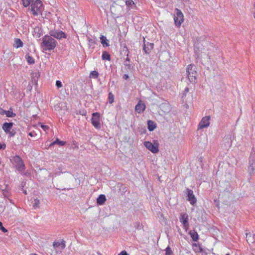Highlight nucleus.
<instances>
[{"instance_id":"nucleus-1","label":"nucleus","mask_w":255,"mask_h":255,"mask_svg":"<svg viewBox=\"0 0 255 255\" xmlns=\"http://www.w3.org/2000/svg\"><path fill=\"white\" fill-rule=\"evenodd\" d=\"M57 42L50 35H45L42 38V47L44 50L51 51L56 47Z\"/></svg>"},{"instance_id":"nucleus-2","label":"nucleus","mask_w":255,"mask_h":255,"mask_svg":"<svg viewBox=\"0 0 255 255\" xmlns=\"http://www.w3.org/2000/svg\"><path fill=\"white\" fill-rule=\"evenodd\" d=\"M186 72L187 77L191 83H195L196 82L197 80V72L196 71V66L193 64H190L188 65Z\"/></svg>"},{"instance_id":"nucleus-3","label":"nucleus","mask_w":255,"mask_h":255,"mask_svg":"<svg viewBox=\"0 0 255 255\" xmlns=\"http://www.w3.org/2000/svg\"><path fill=\"white\" fill-rule=\"evenodd\" d=\"M43 5L40 0H36L31 4V11L34 15H37L40 14Z\"/></svg>"},{"instance_id":"nucleus-4","label":"nucleus","mask_w":255,"mask_h":255,"mask_svg":"<svg viewBox=\"0 0 255 255\" xmlns=\"http://www.w3.org/2000/svg\"><path fill=\"white\" fill-rule=\"evenodd\" d=\"M183 20V14L182 12L180 9L176 8L175 13L174 15V20L175 25L178 27H180Z\"/></svg>"},{"instance_id":"nucleus-5","label":"nucleus","mask_w":255,"mask_h":255,"mask_svg":"<svg viewBox=\"0 0 255 255\" xmlns=\"http://www.w3.org/2000/svg\"><path fill=\"white\" fill-rule=\"evenodd\" d=\"M49 35L51 37H53L57 39L66 38L67 36V34L65 32L58 29L51 30L49 31Z\"/></svg>"},{"instance_id":"nucleus-6","label":"nucleus","mask_w":255,"mask_h":255,"mask_svg":"<svg viewBox=\"0 0 255 255\" xmlns=\"http://www.w3.org/2000/svg\"><path fill=\"white\" fill-rule=\"evenodd\" d=\"M100 115L98 112L93 113L91 119V123L93 126L97 129L101 128V124L100 122Z\"/></svg>"},{"instance_id":"nucleus-7","label":"nucleus","mask_w":255,"mask_h":255,"mask_svg":"<svg viewBox=\"0 0 255 255\" xmlns=\"http://www.w3.org/2000/svg\"><path fill=\"white\" fill-rule=\"evenodd\" d=\"M158 143L154 141V143L149 141H145L144 145L152 153H157L158 151Z\"/></svg>"},{"instance_id":"nucleus-8","label":"nucleus","mask_w":255,"mask_h":255,"mask_svg":"<svg viewBox=\"0 0 255 255\" xmlns=\"http://www.w3.org/2000/svg\"><path fill=\"white\" fill-rule=\"evenodd\" d=\"M180 221L182 223L184 229L187 231L189 228L188 215L186 213H181L180 215Z\"/></svg>"},{"instance_id":"nucleus-9","label":"nucleus","mask_w":255,"mask_h":255,"mask_svg":"<svg viewBox=\"0 0 255 255\" xmlns=\"http://www.w3.org/2000/svg\"><path fill=\"white\" fill-rule=\"evenodd\" d=\"M210 117L206 116L203 117L198 125V129H202L208 127L210 125Z\"/></svg>"},{"instance_id":"nucleus-10","label":"nucleus","mask_w":255,"mask_h":255,"mask_svg":"<svg viewBox=\"0 0 255 255\" xmlns=\"http://www.w3.org/2000/svg\"><path fill=\"white\" fill-rule=\"evenodd\" d=\"M187 200L190 202L191 205H194L196 203V199L193 194V192L192 190L187 189Z\"/></svg>"},{"instance_id":"nucleus-11","label":"nucleus","mask_w":255,"mask_h":255,"mask_svg":"<svg viewBox=\"0 0 255 255\" xmlns=\"http://www.w3.org/2000/svg\"><path fill=\"white\" fill-rule=\"evenodd\" d=\"M153 43H149L148 42L146 43L145 40L144 39V46L143 49L145 53L149 54L151 50L153 48Z\"/></svg>"},{"instance_id":"nucleus-12","label":"nucleus","mask_w":255,"mask_h":255,"mask_svg":"<svg viewBox=\"0 0 255 255\" xmlns=\"http://www.w3.org/2000/svg\"><path fill=\"white\" fill-rule=\"evenodd\" d=\"M16 168L19 172H22L25 169V165L23 163V160H14Z\"/></svg>"},{"instance_id":"nucleus-13","label":"nucleus","mask_w":255,"mask_h":255,"mask_svg":"<svg viewBox=\"0 0 255 255\" xmlns=\"http://www.w3.org/2000/svg\"><path fill=\"white\" fill-rule=\"evenodd\" d=\"M145 109V105L141 101H139L138 104L135 106V110L138 113H141L143 112Z\"/></svg>"},{"instance_id":"nucleus-14","label":"nucleus","mask_w":255,"mask_h":255,"mask_svg":"<svg viewBox=\"0 0 255 255\" xmlns=\"http://www.w3.org/2000/svg\"><path fill=\"white\" fill-rule=\"evenodd\" d=\"M13 127L12 123H4L2 127L3 130L7 133Z\"/></svg>"},{"instance_id":"nucleus-15","label":"nucleus","mask_w":255,"mask_h":255,"mask_svg":"<svg viewBox=\"0 0 255 255\" xmlns=\"http://www.w3.org/2000/svg\"><path fill=\"white\" fill-rule=\"evenodd\" d=\"M247 241L249 244L254 243L255 242V235H252L251 233H246Z\"/></svg>"},{"instance_id":"nucleus-16","label":"nucleus","mask_w":255,"mask_h":255,"mask_svg":"<svg viewBox=\"0 0 255 255\" xmlns=\"http://www.w3.org/2000/svg\"><path fill=\"white\" fill-rule=\"evenodd\" d=\"M106 201V198L105 195L101 194L97 199V203L99 205L104 204Z\"/></svg>"},{"instance_id":"nucleus-17","label":"nucleus","mask_w":255,"mask_h":255,"mask_svg":"<svg viewBox=\"0 0 255 255\" xmlns=\"http://www.w3.org/2000/svg\"><path fill=\"white\" fill-rule=\"evenodd\" d=\"M189 234L192 239V240L194 242H197L199 240V235L195 231H191L189 232Z\"/></svg>"},{"instance_id":"nucleus-18","label":"nucleus","mask_w":255,"mask_h":255,"mask_svg":"<svg viewBox=\"0 0 255 255\" xmlns=\"http://www.w3.org/2000/svg\"><path fill=\"white\" fill-rule=\"evenodd\" d=\"M148 129L149 131H153L156 127V124L153 121L149 120L147 122Z\"/></svg>"},{"instance_id":"nucleus-19","label":"nucleus","mask_w":255,"mask_h":255,"mask_svg":"<svg viewBox=\"0 0 255 255\" xmlns=\"http://www.w3.org/2000/svg\"><path fill=\"white\" fill-rule=\"evenodd\" d=\"M23 42L19 38H16L14 40V47L17 48L23 46Z\"/></svg>"},{"instance_id":"nucleus-20","label":"nucleus","mask_w":255,"mask_h":255,"mask_svg":"<svg viewBox=\"0 0 255 255\" xmlns=\"http://www.w3.org/2000/svg\"><path fill=\"white\" fill-rule=\"evenodd\" d=\"M55 144H58L60 146H63L65 144V142L60 140L58 138H56L55 141H54L49 145V147H51L52 146Z\"/></svg>"},{"instance_id":"nucleus-21","label":"nucleus","mask_w":255,"mask_h":255,"mask_svg":"<svg viewBox=\"0 0 255 255\" xmlns=\"http://www.w3.org/2000/svg\"><path fill=\"white\" fill-rule=\"evenodd\" d=\"M102 59L103 60H111V55L110 54L106 51H105L103 52L102 55Z\"/></svg>"},{"instance_id":"nucleus-22","label":"nucleus","mask_w":255,"mask_h":255,"mask_svg":"<svg viewBox=\"0 0 255 255\" xmlns=\"http://www.w3.org/2000/svg\"><path fill=\"white\" fill-rule=\"evenodd\" d=\"M25 58L26 59L27 62L28 64H33L35 63V60L34 58L29 54H26L25 56Z\"/></svg>"},{"instance_id":"nucleus-23","label":"nucleus","mask_w":255,"mask_h":255,"mask_svg":"<svg viewBox=\"0 0 255 255\" xmlns=\"http://www.w3.org/2000/svg\"><path fill=\"white\" fill-rule=\"evenodd\" d=\"M193 247L194 251H195L196 252H201L203 251L202 248L198 244H196V243L193 244Z\"/></svg>"},{"instance_id":"nucleus-24","label":"nucleus","mask_w":255,"mask_h":255,"mask_svg":"<svg viewBox=\"0 0 255 255\" xmlns=\"http://www.w3.org/2000/svg\"><path fill=\"white\" fill-rule=\"evenodd\" d=\"M100 39L101 40V43L103 44V46H108L109 45V44L107 42V39L105 36L102 35L100 37Z\"/></svg>"},{"instance_id":"nucleus-25","label":"nucleus","mask_w":255,"mask_h":255,"mask_svg":"<svg viewBox=\"0 0 255 255\" xmlns=\"http://www.w3.org/2000/svg\"><path fill=\"white\" fill-rule=\"evenodd\" d=\"M99 73L96 71L91 72L90 74V78L93 79H97L99 76Z\"/></svg>"},{"instance_id":"nucleus-26","label":"nucleus","mask_w":255,"mask_h":255,"mask_svg":"<svg viewBox=\"0 0 255 255\" xmlns=\"http://www.w3.org/2000/svg\"><path fill=\"white\" fill-rule=\"evenodd\" d=\"M6 117L13 118L15 116V114L10 111H3Z\"/></svg>"},{"instance_id":"nucleus-27","label":"nucleus","mask_w":255,"mask_h":255,"mask_svg":"<svg viewBox=\"0 0 255 255\" xmlns=\"http://www.w3.org/2000/svg\"><path fill=\"white\" fill-rule=\"evenodd\" d=\"M165 255H173V253L171 250V248L168 246L165 250Z\"/></svg>"},{"instance_id":"nucleus-28","label":"nucleus","mask_w":255,"mask_h":255,"mask_svg":"<svg viewBox=\"0 0 255 255\" xmlns=\"http://www.w3.org/2000/svg\"><path fill=\"white\" fill-rule=\"evenodd\" d=\"M161 108L165 109L164 112L165 113H168L170 111V107L168 104H163Z\"/></svg>"},{"instance_id":"nucleus-29","label":"nucleus","mask_w":255,"mask_h":255,"mask_svg":"<svg viewBox=\"0 0 255 255\" xmlns=\"http://www.w3.org/2000/svg\"><path fill=\"white\" fill-rule=\"evenodd\" d=\"M108 100L110 104H112L114 101V96L112 92L109 93Z\"/></svg>"},{"instance_id":"nucleus-30","label":"nucleus","mask_w":255,"mask_h":255,"mask_svg":"<svg viewBox=\"0 0 255 255\" xmlns=\"http://www.w3.org/2000/svg\"><path fill=\"white\" fill-rule=\"evenodd\" d=\"M33 0H22L23 5L24 7L28 6Z\"/></svg>"},{"instance_id":"nucleus-31","label":"nucleus","mask_w":255,"mask_h":255,"mask_svg":"<svg viewBox=\"0 0 255 255\" xmlns=\"http://www.w3.org/2000/svg\"><path fill=\"white\" fill-rule=\"evenodd\" d=\"M126 4L128 7H131L132 5L134 4V3L132 0H128L126 1Z\"/></svg>"},{"instance_id":"nucleus-32","label":"nucleus","mask_w":255,"mask_h":255,"mask_svg":"<svg viewBox=\"0 0 255 255\" xmlns=\"http://www.w3.org/2000/svg\"><path fill=\"white\" fill-rule=\"evenodd\" d=\"M188 92H189V88H187V87H186V88L185 89V90H184V92H183V94H182V98L183 99H185V98H186V95H187V94Z\"/></svg>"},{"instance_id":"nucleus-33","label":"nucleus","mask_w":255,"mask_h":255,"mask_svg":"<svg viewBox=\"0 0 255 255\" xmlns=\"http://www.w3.org/2000/svg\"><path fill=\"white\" fill-rule=\"evenodd\" d=\"M55 85L57 89H59L63 86L62 82L59 80H57L55 83Z\"/></svg>"},{"instance_id":"nucleus-34","label":"nucleus","mask_w":255,"mask_h":255,"mask_svg":"<svg viewBox=\"0 0 255 255\" xmlns=\"http://www.w3.org/2000/svg\"><path fill=\"white\" fill-rule=\"evenodd\" d=\"M39 201L37 199L34 200V203L33 205V207L36 209L39 207Z\"/></svg>"},{"instance_id":"nucleus-35","label":"nucleus","mask_w":255,"mask_h":255,"mask_svg":"<svg viewBox=\"0 0 255 255\" xmlns=\"http://www.w3.org/2000/svg\"><path fill=\"white\" fill-rule=\"evenodd\" d=\"M0 230H1L3 233H6L7 232V229L3 227L2 225V222L0 221Z\"/></svg>"},{"instance_id":"nucleus-36","label":"nucleus","mask_w":255,"mask_h":255,"mask_svg":"<svg viewBox=\"0 0 255 255\" xmlns=\"http://www.w3.org/2000/svg\"><path fill=\"white\" fill-rule=\"evenodd\" d=\"M128 54L126 60L124 61V65L125 66H128V65H129L130 59H129V57H128Z\"/></svg>"},{"instance_id":"nucleus-37","label":"nucleus","mask_w":255,"mask_h":255,"mask_svg":"<svg viewBox=\"0 0 255 255\" xmlns=\"http://www.w3.org/2000/svg\"><path fill=\"white\" fill-rule=\"evenodd\" d=\"M41 128L44 130V131H46L47 129H48L49 128V127L48 126H46V125H41Z\"/></svg>"},{"instance_id":"nucleus-38","label":"nucleus","mask_w":255,"mask_h":255,"mask_svg":"<svg viewBox=\"0 0 255 255\" xmlns=\"http://www.w3.org/2000/svg\"><path fill=\"white\" fill-rule=\"evenodd\" d=\"M8 133H9V136L11 137L13 136L16 132L14 130H12V131L10 130Z\"/></svg>"},{"instance_id":"nucleus-39","label":"nucleus","mask_w":255,"mask_h":255,"mask_svg":"<svg viewBox=\"0 0 255 255\" xmlns=\"http://www.w3.org/2000/svg\"><path fill=\"white\" fill-rule=\"evenodd\" d=\"M6 147V145L5 143H2L0 142V149H4Z\"/></svg>"},{"instance_id":"nucleus-40","label":"nucleus","mask_w":255,"mask_h":255,"mask_svg":"<svg viewBox=\"0 0 255 255\" xmlns=\"http://www.w3.org/2000/svg\"><path fill=\"white\" fill-rule=\"evenodd\" d=\"M36 134L34 131H31L28 133V135L31 137L34 136Z\"/></svg>"},{"instance_id":"nucleus-41","label":"nucleus","mask_w":255,"mask_h":255,"mask_svg":"<svg viewBox=\"0 0 255 255\" xmlns=\"http://www.w3.org/2000/svg\"><path fill=\"white\" fill-rule=\"evenodd\" d=\"M118 255H128V254L126 251H123L122 252H121Z\"/></svg>"},{"instance_id":"nucleus-42","label":"nucleus","mask_w":255,"mask_h":255,"mask_svg":"<svg viewBox=\"0 0 255 255\" xmlns=\"http://www.w3.org/2000/svg\"><path fill=\"white\" fill-rule=\"evenodd\" d=\"M61 244L59 242H54V244H53V246L54 247H59L60 246Z\"/></svg>"},{"instance_id":"nucleus-43","label":"nucleus","mask_w":255,"mask_h":255,"mask_svg":"<svg viewBox=\"0 0 255 255\" xmlns=\"http://www.w3.org/2000/svg\"><path fill=\"white\" fill-rule=\"evenodd\" d=\"M129 78V76L128 74H125L123 76V78L125 80H127Z\"/></svg>"},{"instance_id":"nucleus-44","label":"nucleus","mask_w":255,"mask_h":255,"mask_svg":"<svg viewBox=\"0 0 255 255\" xmlns=\"http://www.w3.org/2000/svg\"><path fill=\"white\" fill-rule=\"evenodd\" d=\"M4 111L3 110H2V109H0V113L1 114H4V113L3 112Z\"/></svg>"},{"instance_id":"nucleus-45","label":"nucleus","mask_w":255,"mask_h":255,"mask_svg":"<svg viewBox=\"0 0 255 255\" xmlns=\"http://www.w3.org/2000/svg\"><path fill=\"white\" fill-rule=\"evenodd\" d=\"M251 155H252V158H253V159H254V158H255V153H254L253 154V152H252V153H251Z\"/></svg>"},{"instance_id":"nucleus-46","label":"nucleus","mask_w":255,"mask_h":255,"mask_svg":"<svg viewBox=\"0 0 255 255\" xmlns=\"http://www.w3.org/2000/svg\"><path fill=\"white\" fill-rule=\"evenodd\" d=\"M253 110L254 111V113H255V105H254V106L253 107Z\"/></svg>"},{"instance_id":"nucleus-47","label":"nucleus","mask_w":255,"mask_h":255,"mask_svg":"<svg viewBox=\"0 0 255 255\" xmlns=\"http://www.w3.org/2000/svg\"><path fill=\"white\" fill-rule=\"evenodd\" d=\"M23 193H24L25 195H26V194H27V192H26V190H24V191H23Z\"/></svg>"},{"instance_id":"nucleus-48","label":"nucleus","mask_w":255,"mask_h":255,"mask_svg":"<svg viewBox=\"0 0 255 255\" xmlns=\"http://www.w3.org/2000/svg\"><path fill=\"white\" fill-rule=\"evenodd\" d=\"M30 255H37L36 254H31Z\"/></svg>"},{"instance_id":"nucleus-49","label":"nucleus","mask_w":255,"mask_h":255,"mask_svg":"<svg viewBox=\"0 0 255 255\" xmlns=\"http://www.w3.org/2000/svg\"><path fill=\"white\" fill-rule=\"evenodd\" d=\"M158 180H159V181H160V177H158Z\"/></svg>"},{"instance_id":"nucleus-50","label":"nucleus","mask_w":255,"mask_h":255,"mask_svg":"<svg viewBox=\"0 0 255 255\" xmlns=\"http://www.w3.org/2000/svg\"><path fill=\"white\" fill-rule=\"evenodd\" d=\"M98 254L99 255H101V254L100 253H98Z\"/></svg>"},{"instance_id":"nucleus-51","label":"nucleus","mask_w":255,"mask_h":255,"mask_svg":"<svg viewBox=\"0 0 255 255\" xmlns=\"http://www.w3.org/2000/svg\"><path fill=\"white\" fill-rule=\"evenodd\" d=\"M226 255H230L229 254H226Z\"/></svg>"},{"instance_id":"nucleus-52","label":"nucleus","mask_w":255,"mask_h":255,"mask_svg":"<svg viewBox=\"0 0 255 255\" xmlns=\"http://www.w3.org/2000/svg\"><path fill=\"white\" fill-rule=\"evenodd\" d=\"M254 18H255V15H254Z\"/></svg>"}]
</instances>
